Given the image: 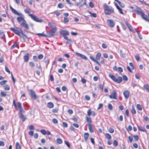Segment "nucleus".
Returning a JSON list of instances; mask_svg holds the SVG:
<instances>
[{
    "label": "nucleus",
    "mask_w": 149,
    "mask_h": 149,
    "mask_svg": "<svg viewBox=\"0 0 149 149\" xmlns=\"http://www.w3.org/2000/svg\"><path fill=\"white\" fill-rule=\"evenodd\" d=\"M19 42H16L10 48V49L12 50L15 47H17L19 46Z\"/></svg>",
    "instance_id": "16"
},
{
    "label": "nucleus",
    "mask_w": 149,
    "mask_h": 149,
    "mask_svg": "<svg viewBox=\"0 0 149 149\" xmlns=\"http://www.w3.org/2000/svg\"><path fill=\"white\" fill-rule=\"evenodd\" d=\"M19 114H22V113L24 112V111L23 109L22 108L19 109Z\"/></svg>",
    "instance_id": "54"
},
{
    "label": "nucleus",
    "mask_w": 149,
    "mask_h": 149,
    "mask_svg": "<svg viewBox=\"0 0 149 149\" xmlns=\"http://www.w3.org/2000/svg\"><path fill=\"white\" fill-rule=\"evenodd\" d=\"M103 6L104 13L105 15H110L114 12L113 8L111 6H109L106 3L104 4Z\"/></svg>",
    "instance_id": "2"
},
{
    "label": "nucleus",
    "mask_w": 149,
    "mask_h": 149,
    "mask_svg": "<svg viewBox=\"0 0 149 149\" xmlns=\"http://www.w3.org/2000/svg\"><path fill=\"white\" fill-rule=\"evenodd\" d=\"M58 109H54L52 110V111L54 113H57L58 112Z\"/></svg>",
    "instance_id": "61"
},
{
    "label": "nucleus",
    "mask_w": 149,
    "mask_h": 149,
    "mask_svg": "<svg viewBox=\"0 0 149 149\" xmlns=\"http://www.w3.org/2000/svg\"><path fill=\"white\" fill-rule=\"evenodd\" d=\"M85 98L87 100H89L90 99V97L88 95H85Z\"/></svg>",
    "instance_id": "56"
},
{
    "label": "nucleus",
    "mask_w": 149,
    "mask_h": 149,
    "mask_svg": "<svg viewBox=\"0 0 149 149\" xmlns=\"http://www.w3.org/2000/svg\"><path fill=\"white\" fill-rule=\"evenodd\" d=\"M89 134L88 133H85L84 134V138L86 141H87L88 138L89 136Z\"/></svg>",
    "instance_id": "20"
},
{
    "label": "nucleus",
    "mask_w": 149,
    "mask_h": 149,
    "mask_svg": "<svg viewBox=\"0 0 149 149\" xmlns=\"http://www.w3.org/2000/svg\"><path fill=\"white\" fill-rule=\"evenodd\" d=\"M63 5L61 3H59L58 5V7L59 8H62L63 7Z\"/></svg>",
    "instance_id": "48"
},
{
    "label": "nucleus",
    "mask_w": 149,
    "mask_h": 149,
    "mask_svg": "<svg viewBox=\"0 0 149 149\" xmlns=\"http://www.w3.org/2000/svg\"><path fill=\"white\" fill-rule=\"evenodd\" d=\"M52 13L55 14L57 16H59L60 15V13L58 11H56Z\"/></svg>",
    "instance_id": "39"
},
{
    "label": "nucleus",
    "mask_w": 149,
    "mask_h": 149,
    "mask_svg": "<svg viewBox=\"0 0 149 149\" xmlns=\"http://www.w3.org/2000/svg\"><path fill=\"white\" fill-rule=\"evenodd\" d=\"M37 36H40L42 37H47V35L43 34V33H37L36 34Z\"/></svg>",
    "instance_id": "30"
},
{
    "label": "nucleus",
    "mask_w": 149,
    "mask_h": 149,
    "mask_svg": "<svg viewBox=\"0 0 149 149\" xmlns=\"http://www.w3.org/2000/svg\"><path fill=\"white\" fill-rule=\"evenodd\" d=\"M89 5V6L92 8H93L94 6V4L92 2H90Z\"/></svg>",
    "instance_id": "58"
},
{
    "label": "nucleus",
    "mask_w": 149,
    "mask_h": 149,
    "mask_svg": "<svg viewBox=\"0 0 149 149\" xmlns=\"http://www.w3.org/2000/svg\"><path fill=\"white\" fill-rule=\"evenodd\" d=\"M116 1L118 2V4L121 7H124V5L123 3H121L118 0Z\"/></svg>",
    "instance_id": "34"
},
{
    "label": "nucleus",
    "mask_w": 149,
    "mask_h": 149,
    "mask_svg": "<svg viewBox=\"0 0 149 149\" xmlns=\"http://www.w3.org/2000/svg\"><path fill=\"white\" fill-rule=\"evenodd\" d=\"M17 106L19 109L22 108L21 104L20 102L17 103Z\"/></svg>",
    "instance_id": "51"
},
{
    "label": "nucleus",
    "mask_w": 149,
    "mask_h": 149,
    "mask_svg": "<svg viewBox=\"0 0 149 149\" xmlns=\"http://www.w3.org/2000/svg\"><path fill=\"white\" fill-rule=\"evenodd\" d=\"M20 26H23L26 29H29V27L27 24L26 21L25 20H24V22H22L20 24Z\"/></svg>",
    "instance_id": "10"
},
{
    "label": "nucleus",
    "mask_w": 149,
    "mask_h": 149,
    "mask_svg": "<svg viewBox=\"0 0 149 149\" xmlns=\"http://www.w3.org/2000/svg\"><path fill=\"white\" fill-rule=\"evenodd\" d=\"M132 129V127L131 125H129L127 128V130L128 131H131Z\"/></svg>",
    "instance_id": "63"
},
{
    "label": "nucleus",
    "mask_w": 149,
    "mask_h": 149,
    "mask_svg": "<svg viewBox=\"0 0 149 149\" xmlns=\"http://www.w3.org/2000/svg\"><path fill=\"white\" fill-rule=\"evenodd\" d=\"M131 112L133 114H135L136 113V110L133 106H132Z\"/></svg>",
    "instance_id": "37"
},
{
    "label": "nucleus",
    "mask_w": 149,
    "mask_h": 149,
    "mask_svg": "<svg viewBox=\"0 0 149 149\" xmlns=\"http://www.w3.org/2000/svg\"><path fill=\"white\" fill-rule=\"evenodd\" d=\"M52 122L54 124H57L58 123V120L56 118H53L52 120Z\"/></svg>",
    "instance_id": "43"
},
{
    "label": "nucleus",
    "mask_w": 149,
    "mask_h": 149,
    "mask_svg": "<svg viewBox=\"0 0 149 149\" xmlns=\"http://www.w3.org/2000/svg\"><path fill=\"white\" fill-rule=\"evenodd\" d=\"M137 108L138 109L139 111H141L142 110V108L140 105L138 104L136 106Z\"/></svg>",
    "instance_id": "40"
},
{
    "label": "nucleus",
    "mask_w": 149,
    "mask_h": 149,
    "mask_svg": "<svg viewBox=\"0 0 149 149\" xmlns=\"http://www.w3.org/2000/svg\"><path fill=\"white\" fill-rule=\"evenodd\" d=\"M60 34L63 36L65 35H68L69 34V33L68 31L66 30H62L60 32Z\"/></svg>",
    "instance_id": "14"
},
{
    "label": "nucleus",
    "mask_w": 149,
    "mask_h": 149,
    "mask_svg": "<svg viewBox=\"0 0 149 149\" xmlns=\"http://www.w3.org/2000/svg\"><path fill=\"white\" fill-rule=\"evenodd\" d=\"M29 65L32 67H34L35 65L34 63H33V62H30L29 63Z\"/></svg>",
    "instance_id": "64"
},
{
    "label": "nucleus",
    "mask_w": 149,
    "mask_h": 149,
    "mask_svg": "<svg viewBox=\"0 0 149 149\" xmlns=\"http://www.w3.org/2000/svg\"><path fill=\"white\" fill-rule=\"evenodd\" d=\"M136 9V10H135L134 11V12L138 14H141L142 13H143L142 10L140 8L137 6Z\"/></svg>",
    "instance_id": "13"
},
{
    "label": "nucleus",
    "mask_w": 149,
    "mask_h": 149,
    "mask_svg": "<svg viewBox=\"0 0 149 149\" xmlns=\"http://www.w3.org/2000/svg\"><path fill=\"white\" fill-rule=\"evenodd\" d=\"M47 37H54L55 35V33L51 32V31H49L47 33Z\"/></svg>",
    "instance_id": "17"
},
{
    "label": "nucleus",
    "mask_w": 149,
    "mask_h": 149,
    "mask_svg": "<svg viewBox=\"0 0 149 149\" xmlns=\"http://www.w3.org/2000/svg\"><path fill=\"white\" fill-rule=\"evenodd\" d=\"M116 5L117 9L119 11L120 13L121 14H123V12L122 11V9L117 4Z\"/></svg>",
    "instance_id": "27"
},
{
    "label": "nucleus",
    "mask_w": 149,
    "mask_h": 149,
    "mask_svg": "<svg viewBox=\"0 0 149 149\" xmlns=\"http://www.w3.org/2000/svg\"><path fill=\"white\" fill-rule=\"evenodd\" d=\"M107 22L108 25L111 27H113L115 25L114 21L113 20L108 19L107 20Z\"/></svg>",
    "instance_id": "9"
},
{
    "label": "nucleus",
    "mask_w": 149,
    "mask_h": 149,
    "mask_svg": "<svg viewBox=\"0 0 149 149\" xmlns=\"http://www.w3.org/2000/svg\"><path fill=\"white\" fill-rule=\"evenodd\" d=\"M29 54H26L24 56V61L26 62H27L29 59Z\"/></svg>",
    "instance_id": "15"
},
{
    "label": "nucleus",
    "mask_w": 149,
    "mask_h": 149,
    "mask_svg": "<svg viewBox=\"0 0 149 149\" xmlns=\"http://www.w3.org/2000/svg\"><path fill=\"white\" fill-rule=\"evenodd\" d=\"M141 16L143 19H144V18H147V17L143 13L141 14Z\"/></svg>",
    "instance_id": "45"
},
{
    "label": "nucleus",
    "mask_w": 149,
    "mask_h": 149,
    "mask_svg": "<svg viewBox=\"0 0 149 149\" xmlns=\"http://www.w3.org/2000/svg\"><path fill=\"white\" fill-rule=\"evenodd\" d=\"M135 77L137 79H139L140 78V76L139 74H135Z\"/></svg>",
    "instance_id": "62"
},
{
    "label": "nucleus",
    "mask_w": 149,
    "mask_h": 149,
    "mask_svg": "<svg viewBox=\"0 0 149 149\" xmlns=\"http://www.w3.org/2000/svg\"><path fill=\"white\" fill-rule=\"evenodd\" d=\"M86 120L89 123H91V118H89L87 116L86 117Z\"/></svg>",
    "instance_id": "35"
},
{
    "label": "nucleus",
    "mask_w": 149,
    "mask_h": 149,
    "mask_svg": "<svg viewBox=\"0 0 149 149\" xmlns=\"http://www.w3.org/2000/svg\"><path fill=\"white\" fill-rule=\"evenodd\" d=\"M19 117L21 119L23 122L25 121L26 119V117L24 116L22 114H19Z\"/></svg>",
    "instance_id": "18"
},
{
    "label": "nucleus",
    "mask_w": 149,
    "mask_h": 149,
    "mask_svg": "<svg viewBox=\"0 0 149 149\" xmlns=\"http://www.w3.org/2000/svg\"><path fill=\"white\" fill-rule=\"evenodd\" d=\"M108 109L109 110H112L113 109V106L111 104H109L108 105Z\"/></svg>",
    "instance_id": "44"
},
{
    "label": "nucleus",
    "mask_w": 149,
    "mask_h": 149,
    "mask_svg": "<svg viewBox=\"0 0 149 149\" xmlns=\"http://www.w3.org/2000/svg\"><path fill=\"white\" fill-rule=\"evenodd\" d=\"M29 15L33 20L35 22L41 23L43 21L42 19H39L33 14H29Z\"/></svg>",
    "instance_id": "5"
},
{
    "label": "nucleus",
    "mask_w": 149,
    "mask_h": 149,
    "mask_svg": "<svg viewBox=\"0 0 149 149\" xmlns=\"http://www.w3.org/2000/svg\"><path fill=\"white\" fill-rule=\"evenodd\" d=\"M113 145L115 146H116L118 145V142L116 140H114L113 143Z\"/></svg>",
    "instance_id": "38"
},
{
    "label": "nucleus",
    "mask_w": 149,
    "mask_h": 149,
    "mask_svg": "<svg viewBox=\"0 0 149 149\" xmlns=\"http://www.w3.org/2000/svg\"><path fill=\"white\" fill-rule=\"evenodd\" d=\"M143 87L148 92H149V86L148 84L144 85Z\"/></svg>",
    "instance_id": "28"
},
{
    "label": "nucleus",
    "mask_w": 149,
    "mask_h": 149,
    "mask_svg": "<svg viewBox=\"0 0 149 149\" xmlns=\"http://www.w3.org/2000/svg\"><path fill=\"white\" fill-rule=\"evenodd\" d=\"M109 131L111 133H113L114 132V130L112 128L110 127L109 129Z\"/></svg>",
    "instance_id": "57"
},
{
    "label": "nucleus",
    "mask_w": 149,
    "mask_h": 149,
    "mask_svg": "<svg viewBox=\"0 0 149 149\" xmlns=\"http://www.w3.org/2000/svg\"><path fill=\"white\" fill-rule=\"evenodd\" d=\"M51 27L52 28V30L50 31L55 33L57 31L56 26H51Z\"/></svg>",
    "instance_id": "21"
},
{
    "label": "nucleus",
    "mask_w": 149,
    "mask_h": 149,
    "mask_svg": "<svg viewBox=\"0 0 149 149\" xmlns=\"http://www.w3.org/2000/svg\"><path fill=\"white\" fill-rule=\"evenodd\" d=\"M63 126L64 127H68V124L67 123L65 122H63Z\"/></svg>",
    "instance_id": "55"
},
{
    "label": "nucleus",
    "mask_w": 149,
    "mask_h": 149,
    "mask_svg": "<svg viewBox=\"0 0 149 149\" xmlns=\"http://www.w3.org/2000/svg\"><path fill=\"white\" fill-rule=\"evenodd\" d=\"M123 94L125 98L126 99H127L129 97L130 92L126 90L124 92Z\"/></svg>",
    "instance_id": "12"
},
{
    "label": "nucleus",
    "mask_w": 149,
    "mask_h": 149,
    "mask_svg": "<svg viewBox=\"0 0 149 149\" xmlns=\"http://www.w3.org/2000/svg\"><path fill=\"white\" fill-rule=\"evenodd\" d=\"M56 141L57 143L59 144H61L63 143L62 140L59 138H57L56 139Z\"/></svg>",
    "instance_id": "31"
},
{
    "label": "nucleus",
    "mask_w": 149,
    "mask_h": 149,
    "mask_svg": "<svg viewBox=\"0 0 149 149\" xmlns=\"http://www.w3.org/2000/svg\"><path fill=\"white\" fill-rule=\"evenodd\" d=\"M12 12L15 14L17 15H19L20 13H18L15 9L14 8L11 10Z\"/></svg>",
    "instance_id": "32"
},
{
    "label": "nucleus",
    "mask_w": 149,
    "mask_h": 149,
    "mask_svg": "<svg viewBox=\"0 0 149 149\" xmlns=\"http://www.w3.org/2000/svg\"><path fill=\"white\" fill-rule=\"evenodd\" d=\"M7 82V80H3L0 82V84L1 85H4Z\"/></svg>",
    "instance_id": "41"
},
{
    "label": "nucleus",
    "mask_w": 149,
    "mask_h": 149,
    "mask_svg": "<svg viewBox=\"0 0 149 149\" xmlns=\"http://www.w3.org/2000/svg\"><path fill=\"white\" fill-rule=\"evenodd\" d=\"M15 146L16 149H21L20 146L19 142H17L16 143Z\"/></svg>",
    "instance_id": "33"
},
{
    "label": "nucleus",
    "mask_w": 149,
    "mask_h": 149,
    "mask_svg": "<svg viewBox=\"0 0 149 149\" xmlns=\"http://www.w3.org/2000/svg\"><path fill=\"white\" fill-rule=\"evenodd\" d=\"M66 1L67 3L70 5V6H72L73 5V4L70 2V0H66Z\"/></svg>",
    "instance_id": "52"
},
{
    "label": "nucleus",
    "mask_w": 149,
    "mask_h": 149,
    "mask_svg": "<svg viewBox=\"0 0 149 149\" xmlns=\"http://www.w3.org/2000/svg\"><path fill=\"white\" fill-rule=\"evenodd\" d=\"M99 88L101 90H103V84H100L99 86Z\"/></svg>",
    "instance_id": "42"
},
{
    "label": "nucleus",
    "mask_w": 149,
    "mask_h": 149,
    "mask_svg": "<svg viewBox=\"0 0 149 149\" xmlns=\"http://www.w3.org/2000/svg\"><path fill=\"white\" fill-rule=\"evenodd\" d=\"M40 132L43 135H45L46 134V131L45 130H42Z\"/></svg>",
    "instance_id": "47"
},
{
    "label": "nucleus",
    "mask_w": 149,
    "mask_h": 149,
    "mask_svg": "<svg viewBox=\"0 0 149 149\" xmlns=\"http://www.w3.org/2000/svg\"><path fill=\"white\" fill-rule=\"evenodd\" d=\"M101 54L100 52H98L97 53L96 56V60H99L100 59V57L101 56Z\"/></svg>",
    "instance_id": "23"
},
{
    "label": "nucleus",
    "mask_w": 149,
    "mask_h": 149,
    "mask_svg": "<svg viewBox=\"0 0 149 149\" xmlns=\"http://www.w3.org/2000/svg\"><path fill=\"white\" fill-rule=\"evenodd\" d=\"M10 87L8 85H6L4 86V89L6 91H9L10 89Z\"/></svg>",
    "instance_id": "29"
},
{
    "label": "nucleus",
    "mask_w": 149,
    "mask_h": 149,
    "mask_svg": "<svg viewBox=\"0 0 149 149\" xmlns=\"http://www.w3.org/2000/svg\"><path fill=\"white\" fill-rule=\"evenodd\" d=\"M109 96L110 98L116 99L117 94L116 91H113L111 93V94L110 95H109Z\"/></svg>",
    "instance_id": "7"
},
{
    "label": "nucleus",
    "mask_w": 149,
    "mask_h": 149,
    "mask_svg": "<svg viewBox=\"0 0 149 149\" xmlns=\"http://www.w3.org/2000/svg\"><path fill=\"white\" fill-rule=\"evenodd\" d=\"M10 30L14 32L16 34L22 37L24 40L27 38L26 35L23 33L22 30L20 28L16 27V29H15L10 28Z\"/></svg>",
    "instance_id": "1"
},
{
    "label": "nucleus",
    "mask_w": 149,
    "mask_h": 149,
    "mask_svg": "<svg viewBox=\"0 0 149 149\" xmlns=\"http://www.w3.org/2000/svg\"><path fill=\"white\" fill-rule=\"evenodd\" d=\"M90 58L91 59L92 61L95 62L97 61L96 59H95L93 56H90Z\"/></svg>",
    "instance_id": "49"
},
{
    "label": "nucleus",
    "mask_w": 149,
    "mask_h": 149,
    "mask_svg": "<svg viewBox=\"0 0 149 149\" xmlns=\"http://www.w3.org/2000/svg\"><path fill=\"white\" fill-rule=\"evenodd\" d=\"M1 95L3 97H5L6 96L7 94L4 92L2 91L0 93Z\"/></svg>",
    "instance_id": "50"
},
{
    "label": "nucleus",
    "mask_w": 149,
    "mask_h": 149,
    "mask_svg": "<svg viewBox=\"0 0 149 149\" xmlns=\"http://www.w3.org/2000/svg\"><path fill=\"white\" fill-rule=\"evenodd\" d=\"M19 14V15L20 16L17 17V21L19 22H24V20H25L24 15L21 13H20Z\"/></svg>",
    "instance_id": "6"
},
{
    "label": "nucleus",
    "mask_w": 149,
    "mask_h": 149,
    "mask_svg": "<svg viewBox=\"0 0 149 149\" xmlns=\"http://www.w3.org/2000/svg\"><path fill=\"white\" fill-rule=\"evenodd\" d=\"M109 77L113 81L118 83H121L122 80V78L121 77H119L117 79H116V77L113 75L109 74H108Z\"/></svg>",
    "instance_id": "3"
},
{
    "label": "nucleus",
    "mask_w": 149,
    "mask_h": 149,
    "mask_svg": "<svg viewBox=\"0 0 149 149\" xmlns=\"http://www.w3.org/2000/svg\"><path fill=\"white\" fill-rule=\"evenodd\" d=\"M43 56L42 54H40L38 56V58L39 59H41L43 58Z\"/></svg>",
    "instance_id": "59"
},
{
    "label": "nucleus",
    "mask_w": 149,
    "mask_h": 149,
    "mask_svg": "<svg viewBox=\"0 0 149 149\" xmlns=\"http://www.w3.org/2000/svg\"><path fill=\"white\" fill-rule=\"evenodd\" d=\"M106 138L108 139H111V136L110 134L108 133H106L105 134Z\"/></svg>",
    "instance_id": "36"
},
{
    "label": "nucleus",
    "mask_w": 149,
    "mask_h": 149,
    "mask_svg": "<svg viewBox=\"0 0 149 149\" xmlns=\"http://www.w3.org/2000/svg\"><path fill=\"white\" fill-rule=\"evenodd\" d=\"M32 98L34 100H36L37 98V96L35 92L32 90H29Z\"/></svg>",
    "instance_id": "8"
},
{
    "label": "nucleus",
    "mask_w": 149,
    "mask_h": 149,
    "mask_svg": "<svg viewBox=\"0 0 149 149\" xmlns=\"http://www.w3.org/2000/svg\"><path fill=\"white\" fill-rule=\"evenodd\" d=\"M47 107L49 108H52L54 107V104L52 102H48L47 104Z\"/></svg>",
    "instance_id": "25"
},
{
    "label": "nucleus",
    "mask_w": 149,
    "mask_h": 149,
    "mask_svg": "<svg viewBox=\"0 0 149 149\" xmlns=\"http://www.w3.org/2000/svg\"><path fill=\"white\" fill-rule=\"evenodd\" d=\"M102 47L103 48L106 49L107 48V45L104 43H102Z\"/></svg>",
    "instance_id": "60"
},
{
    "label": "nucleus",
    "mask_w": 149,
    "mask_h": 149,
    "mask_svg": "<svg viewBox=\"0 0 149 149\" xmlns=\"http://www.w3.org/2000/svg\"><path fill=\"white\" fill-rule=\"evenodd\" d=\"M29 15L33 20L35 22L41 23L43 21L42 19H39L33 14H29Z\"/></svg>",
    "instance_id": "4"
},
{
    "label": "nucleus",
    "mask_w": 149,
    "mask_h": 149,
    "mask_svg": "<svg viewBox=\"0 0 149 149\" xmlns=\"http://www.w3.org/2000/svg\"><path fill=\"white\" fill-rule=\"evenodd\" d=\"M129 65L131 67V69L132 70H133L134 69V67L133 64L132 63H131V62L130 63H129Z\"/></svg>",
    "instance_id": "53"
},
{
    "label": "nucleus",
    "mask_w": 149,
    "mask_h": 149,
    "mask_svg": "<svg viewBox=\"0 0 149 149\" xmlns=\"http://www.w3.org/2000/svg\"><path fill=\"white\" fill-rule=\"evenodd\" d=\"M31 10L29 8H25L24 9V12L27 14L31 12Z\"/></svg>",
    "instance_id": "26"
},
{
    "label": "nucleus",
    "mask_w": 149,
    "mask_h": 149,
    "mask_svg": "<svg viewBox=\"0 0 149 149\" xmlns=\"http://www.w3.org/2000/svg\"><path fill=\"white\" fill-rule=\"evenodd\" d=\"M125 24L128 27L130 30L131 31H132L133 29H132V26H131L130 24L127 22L126 21L125 22Z\"/></svg>",
    "instance_id": "24"
},
{
    "label": "nucleus",
    "mask_w": 149,
    "mask_h": 149,
    "mask_svg": "<svg viewBox=\"0 0 149 149\" xmlns=\"http://www.w3.org/2000/svg\"><path fill=\"white\" fill-rule=\"evenodd\" d=\"M76 55H77V56H79L82 59H84V60H86L87 59V57L84 55H83L81 53L76 52L75 53Z\"/></svg>",
    "instance_id": "11"
},
{
    "label": "nucleus",
    "mask_w": 149,
    "mask_h": 149,
    "mask_svg": "<svg viewBox=\"0 0 149 149\" xmlns=\"http://www.w3.org/2000/svg\"><path fill=\"white\" fill-rule=\"evenodd\" d=\"M138 130H139L140 131L142 132H146V130L143 127L141 126H137Z\"/></svg>",
    "instance_id": "19"
},
{
    "label": "nucleus",
    "mask_w": 149,
    "mask_h": 149,
    "mask_svg": "<svg viewBox=\"0 0 149 149\" xmlns=\"http://www.w3.org/2000/svg\"><path fill=\"white\" fill-rule=\"evenodd\" d=\"M88 126L90 132L91 133L93 132V130L91 124L88 123Z\"/></svg>",
    "instance_id": "22"
},
{
    "label": "nucleus",
    "mask_w": 149,
    "mask_h": 149,
    "mask_svg": "<svg viewBox=\"0 0 149 149\" xmlns=\"http://www.w3.org/2000/svg\"><path fill=\"white\" fill-rule=\"evenodd\" d=\"M92 112L90 109H89L87 111V115L88 116H90L92 114Z\"/></svg>",
    "instance_id": "46"
}]
</instances>
